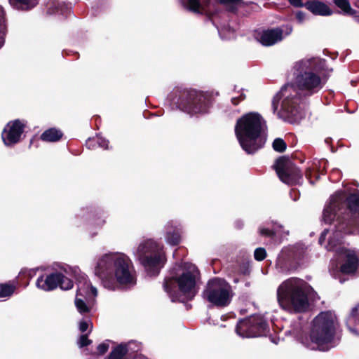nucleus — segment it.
<instances>
[{
    "mask_svg": "<svg viewBox=\"0 0 359 359\" xmlns=\"http://www.w3.org/2000/svg\"><path fill=\"white\" fill-rule=\"evenodd\" d=\"M266 250L263 248H258L255 250V259L257 261H262L266 257Z\"/></svg>",
    "mask_w": 359,
    "mask_h": 359,
    "instance_id": "30",
    "label": "nucleus"
},
{
    "mask_svg": "<svg viewBox=\"0 0 359 359\" xmlns=\"http://www.w3.org/2000/svg\"><path fill=\"white\" fill-rule=\"evenodd\" d=\"M292 30L293 28L290 25L265 29L259 33L258 40L263 46H273L290 35Z\"/></svg>",
    "mask_w": 359,
    "mask_h": 359,
    "instance_id": "16",
    "label": "nucleus"
},
{
    "mask_svg": "<svg viewBox=\"0 0 359 359\" xmlns=\"http://www.w3.org/2000/svg\"><path fill=\"white\" fill-rule=\"evenodd\" d=\"M90 343L88 339V336L87 334H82L80 336L77 341V344L79 348H83L85 346H87Z\"/></svg>",
    "mask_w": 359,
    "mask_h": 359,
    "instance_id": "31",
    "label": "nucleus"
},
{
    "mask_svg": "<svg viewBox=\"0 0 359 359\" xmlns=\"http://www.w3.org/2000/svg\"><path fill=\"white\" fill-rule=\"evenodd\" d=\"M36 285L44 291H52L60 287L63 290L73 287V281L60 272H54L46 276H41L36 280Z\"/></svg>",
    "mask_w": 359,
    "mask_h": 359,
    "instance_id": "13",
    "label": "nucleus"
},
{
    "mask_svg": "<svg viewBox=\"0 0 359 359\" xmlns=\"http://www.w3.org/2000/svg\"><path fill=\"white\" fill-rule=\"evenodd\" d=\"M202 296L205 301L212 306L225 307L231 303L233 292L226 280L215 278L208 282Z\"/></svg>",
    "mask_w": 359,
    "mask_h": 359,
    "instance_id": "11",
    "label": "nucleus"
},
{
    "mask_svg": "<svg viewBox=\"0 0 359 359\" xmlns=\"http://www.w3.org/2000/svg\"><path fill=\"white\" fill-rule=\"evenodd\" d=\"M337 327L338 322L334 313L321 312L312 321L309 337L302 338L301 342L311 350L328 351L339 341L336 336Z\"/></svg>",
    "mask_w": 359,
    "mask_h": 359,
    "instance_id": "5",
    "label": "nucleus"
},
{
    "mask_svg": "<svg viewBox=\"0 0 359 359\" xmlns=\"http://www.w3.org/2000/svg\"><path fill=\"white\" fill-rule=\"evenodd\" d=\"M346 325L353 334L359 335V304L351 309Z\"/></svg>",
    "mask_w": 359,
    "mask_h": 359,
    "instance_id": "21",
    "label": "nucleus"
},
{
    "mask_svg": "<svg viewBox=\"0 0 359 359\" xmlns=\"http://www.w3.org/2000/svg\"><path fill=\"white\" fill-rule=\"evenodd\" d=\"M135 256L150 276H157L166 262L163 245L153 239L142 241Z\"/></svg>",
    "mask_w": 359,
    "mask_h": 359,
    "instance_id": "9",
    "label": "nucleus"
},
{
    "mask_svg": "<svg viewBox=\"0 0 359 359\" xmlns=\"http://www.w3.org/2000/svg\"><path fill=\"white\" fill-rule=\"evenodd\" d=\"M200 272L196 265L183 262L172 269L170 277L165 280V291L172 302L191 299L198 292Z\"/></svg>",
    "mask_w": 359,
    "mask_h": 359,
    "instance_id": "3",
    "label": "nucleus"
},
{
    "mask_svg": "<svg viewBox=\"0 0 359 359\" xmlns=\"http://www.w3.org/2000/svg\"><path fill=\"white\" fill-rule=\"evenodd\" d=\"M296 18L299 22H302L305 20V13L302 11H298L296 13Z\"/></svg>",
    "mask_w": 359,
    "mask_h": 359,
    "instance_id": "36",
    "label": "nucleus"
},
{
    "mask_svg": "<svg viewBox=\"0 0 359 359\" xmlns=\"http://www.w3.org/2000/svg\"><path fill=\"white\" fill-rule=\"evenodd\" d=\"M6 14L4 8L0 6V48L4 46L6 34Z\"/></svg>",
    "mask_w": 359,
    "mask_h": 359,
    "instance_id": "26",
    "label": "nucleus"
},
{
    "mask_svg": "<svg viewBox=\"0 0 359 359\" xmlns=\"http://www.w3.org/2000/svg\"><path fill=\"white\" fill-rule=\"evenodd\" d=\"M334 2L336 6L341 10L344 14L354 16L359 22V16L356 15L357 12L351 8L348 0H334Z\"/></svg>",
    "mask_w": 359,
    "mask_h": 359,
    "instance_id": "25",
    "label": "nucleus"
},
{
    "mask_svg": "<svg viewBox=\"0 0 359 359\" xmlns=\"http://www.w3.org/2000/svg\"><path fill=\"white\" fill-rule=\"evenodd\" d=\"M280 102V108L278 111L280 118L291 123H295L302 120L305 112L302 107L300 93L294 84H287L283 86L276 95L273 101V110L278 109L276 102Z\"/></svg>",
    "mask_w": 359,
    "mask_h": 359,
    "instance_id": "8",
    "label": "nucleus"
},
{
    "mask_svg": "<svg viewBox=\"0 0 359 359\" xmlns=\"http://www.w3.org/2000/svg\"><path fill=\"white\" fill-rule=\"evenodd\" d=\"M90 297V290L88 283H84L81 281L78 283V290L75 299V304L80 313L88 311V307L85 301L88 302Z\"/></svg>",
    "mask_w": 359,
    "mask_h": 359,
    "instance_id": "18",
    "label": "nucleus"
},
{
    "mask_svg": "<svg viewBox=\"0 0 359 359\" xmlns=\"http://www.w3.org/2000/svg\"><path fill=\"white\" fill-rule=\"evenodd\" d=\"M323 220L326 224L333 223V226L325 229L319 243L328 238L327 250L335 252L341 262L340 272L353 274L359 268V250L341 245L344 235L359 233V191L351 194L347 198L344 193L336 192L325 205Z\"/></svg>",
    "mask_w": 359,
    "mask_h": 359,
    "instance_id": "1",
    "label": "nucleus"
},
{
    "mask_svg": "<svg viewBox=\"0 0 359 359\" xmlns=\"http://www.w3.org/2000/svg\"><path fill=\"white\" fill-rule=\"evenodd\" d=\"M305 7L314 15L329 16L332 14L329 6L320 1H308L305 4Z\"/></svg>",
    "mask_w": 359,
    "mask_h": 359,
    "instance_id": "20",
    "label": "nucleus"
},
{
    "mask_svg": "<svg viewBox=\"0 0 359 359\" xmlns=\"http://www.w3.org/2000/svg\"><path fill=\"white\" fill-rule=\"evenodd\" d=\"M104 223V220L102 217H99L97 221V225L102 226Z\"/></svg>",
    "mask_w": 359,
    "mask_h": 359,
    "instance_id": "41",
    "label": "nucleus"
},
{
    "mask_svg": "<svg viewBox=\"0 0 359 359\" xmlns=\"http://www.w3.org/2000/svg\"><path fill=\"white\" fill-rule=\"evenodd\" d=\"M94 141L96 142V143L98 144L99 147L104 148V149L108 148L109 142L104 138L100 137V136H97V137L94 140Z\"/></svg>",
    "mask_w": 359,
    "mask_h": 359,
    "instance_id": "33",
    "label": "nucleus"
},
{
    "mask_svg": "<svg viewBox=\"0 0 359 359\" xmlns=\"http://www.w3.org/2000/svg\"><path fill=\"white\" fill-rule=\"evenodd\" d=\"M165 240L170 245H176L180 241V235L176 226H174L172 222H168L165 226Z\"/></svg>",
    "mask_w": 359,
    "mask_h": 359,
    "instance_id": "22",
    "label": "nucleus"
},
{
    "mask_svg": "<svg viewBox=\"0 0 359 359\" xmlns=\"http://www.w3.org/2000/svg\"><path fill=\"white\" fill-rule=\"evenodd\" d=\"M295 248H296V247H292V252H295Z\"/></svg>",
    "mask_w": 359,
    "mask_h": 359,
    "instance_id": "43",
    "label": "nucleus"
},
{
    "mask_svg": "<svg viewBox=\"0 0 359 359\" xmlns=\"http://www.w3.org/2000/svg\"><path fill=\"white\" fill-rule=\"evenodd\" d=\"M95 274L103 286L110 290L130 289L137 283V274L132 260L119 252L100 256L95 267Z\"/></svg>",
    "mask_w": 359,
    "mask_h": 359,
    "instance_id": "2",
    "label": "nucleus"
},
{
    "mask_svg": "<svg viewBox=\"0 0 359 359\" xmlns=\"http://www.w3.org/2000/svg\"><path fill=\"white\" fill-rule=\"evenodd\" d=\"M62 136V133L60 130L55 128H50L41 134V139L45 142H56L58 141Z\"/></svg>",
    "mask_w": 359,
    "mask_h": 359,
    "instance_id": "24",
    "label": "nucleus"
},
{
    "mask_svg": "<svg viewBox=\"0 0 359 359\" xmlns=\"http://www.w3.org/2000/svg\"><path fill=\"white\" fill-rule=\"evenodd\" d=\"M217 29H218L219 34V35H220V36H221L222 38H223V39H227V38H229V37H230V36H224V35H223V34H222V32H223V31H222V29H219V28H217Z\"/></svg>",
    "mask_w": 359,
    "mask_h": 359,
    "instance_id": "42",
    "label": "nucleus"
},
{
    "mask_svg": "<svg viewBox=\"0 0 359 359\" xmlns=\"http://www.w3.org/2000/svg\"><path fill=\"white\" fill-rule=\"evenodd\" d=\"M273 148L276 151L283 152L286 149V144L283 140L277 138L273 142Z\"/></svg>",
    "mask_w": 359,
    "mask_h": 359,
    "instance_id": "29",
    "label": "nucleus"
},
{
    "mask_svg": "<svg viewBox=\"0 0 359 359\" xmlns=\"http://www.w3.org/2000/svg\"><path fill=\"white\" fill-rule=\"evenodd\" d=\"M133 345H135V343L119 344L111 351L108 359H130L134 353L139 351L132 350Z\"/></svg>",
    "mask_w": 359,
    "mask_h": 359,
    "instance_id": "19",
    "label": "nucleus"
},
{
    "mask_svg": "<svg viewBox=\"0 0 359 359\" xmlns=\"http://www.w3.org/2000/svg\"><path fill=\"white\" fill-rule=\"evenodd\" d=\"M88 327V324L85 321H81L79 323V330L81 332H85Z\"/></svg>",
    "mask_w": 359,
    "mask_h": 359,
    "instance_id": "38",
    "label": "nucleus"
},
{
    "mask_svg": "<svg viewBox=\"0 0 359 359\" xmlns=\"http://www.w3.org/2000/svg\"><path fill=\"white\" fill-rule=\"evenodd\" d=\"M289 1L295 7H305V4L303 3L302 0H289Z\"/></svg>",
    "mask_w": 359,
    "mask_h": 359,
    "instance_id": "35",
    "label": "nucleus"
},
{
    "mask_svg": "<svg viewBox=\"0 0 359 359\" xmlns=\"http://www.w3.org/2000/svg\"><path fill=\"white\" fill-rule=\"evenodd\" d=\"M330 272H331V273H332V276H335V275H334V271H333V270H332V269H331V270H330Z\"/></svg>",
    "mask_w": 359,
    "mask_h": 359,
    "instance_id": "44",
    "label": "nucleus"
},
{
    "mask_svg": "<svg viewBox=\"0 0 359 359\" xmlns=\"http://www.w3.org/2000/svg\"><path fill=\"white\" fill-rule=\"evenodd\" d=\"M90 304H91V308L93 307V302L91 301L90 302Z\"/></svg>",
    "mask_w": 359,
    "mask_h": 359,
    "instance_id": "47",
    "label": "nucleus"
},
{
    "mask_svg": "<svg viewBox=\"0 0 359 359\" xmlns=\"http://www.w3.org/2000/svg\"><path fill=\"white\" fill-rule=\"evenodd\" d=\"M266 130V121L257 112L245 114L235 125L236 137L242 149L249 154L255 153L264 146Z\"/></svg>",
    "mask_w": 359,
    "mask_h": 359,
    "instance_id": "6",
    "label": "nucleus"
},
{
    "mask_svg": "<svg viewBox=\"0 0 359 359\" xmlns=\"http://www.w3.org/2000/svg\"><path fill=\"white\" fill-rule=\"evenodd\" d=\"M8 1L13 7L21 10L32 9L39 3V0H8Z\"/></svg>",
    "mask_w": 359,
    "mask_h": 359,
    "instance_id": "23",
    "label": "nucleus"
},
{
    "mask_svg": "<svg viewBox=\"0 0 359 359\" xmlns=\"http://www.w3.org/2000/svg\"><path fill=\"white\" fill-rule=\"evenodd\" d=\"M284 259V252H282L281 254L278 256L276 262V266L282 268L283 262Z\"/></svg>",
    "mask_w": 359,
    "mask_h": 359,
    "instance_id": "37",
    "label": "nucleus"
},
{
    "mask_svg": "<svg viewBox=\"0 0 359 359\" xmlns=\"http://www.w3.org/2000/svg\"><path fill=\"white\" fill-rule=\"evenodd\" d=\"M236 331L243 338L257 337L269 331V325L263 316L256 315L239 320Z\"/></svg>",
    "mask_w": 359,
    "mask_h": 359,
    "instance_id": "12",
    "label": "nucleus"
},
{
    "mask_svg": "<svg viewBox=\"0 0 359 359\" xmlns=\"http://www.w3.org/2000/svg\"><path fill=\"white\" fill-rule=\"evenodd\" d=\"M58 12L57 9V8H52L51 7H49L48 8V13H49L50 14H53V13H55Z\"/></svg>",
    "mask_w": 359,
    "mask_h": 359,
    "instance_id": "40",
    "label": "nucleus"
},
{
    "mask_svg": "<svg viewBox=\"0 0 359 359\" xmlns=\"http://www.w3.org/2000/svg\"><path fill=\"white\" fill-rule=\"evenodd\" d=\"M172 102L181 111L191 116L208 113L211 106L205 93L193 89L180 91Z\"/></svg>",
    "mask_w": 359,
    "mask_h": 359,
    "instance_id": "10",
    "label": "nucleus"
},
{
    "mask_svg": "<svg viewBox=\"0 0 359 359\" xmlns=\"http://www.w3.org/2000/svg\"><path fill=\"white\" fill-rule=\"evenodd\" d=\"M275 167L276 173L283 182L296 184L302 182V175L299 170L288 158L278 159Z\"/></svg>",
    "mask_w": 359,
    "mask_h": 359,
    "instance_id": "14",
    "label": "nucleus"
},
{
    "mask_svg": "<svg viewBox=\"0 0 359 359\" xmlns=\"http://www.w3.org/2000/svg\"><path fill=\"white\" fill-rule=\"evenodd\" d=\"M90 291H91V296L96 297L97 295V290L95 287H93L92 285H91Z\"/></svg>",
    "mask_w": 359,
    "mask_h": 359,
    "instance_id": "39",
    "label": "nucleus"
},
{
    "mask_svg": "<svg viewBox=\"0 0 359 359\" xmlns=\"http://www.w3.org/2000/svg\"><path fill=\"white\" fill-rule=\"evenodd\" d=\"M306 176L307 177H309V174L308 172H306Z\"/></svg>",
    "mask_w": 359,
    "mask_h": 359,
    "instance_id": "46",
    "label": "nucleus"
},
{
    "mask_svg": "<svg viewBox=\"0 0 359 359\" xmlns=\"http://www.w3.org/2000/svg\"><path fill=\"white\" fill-rule=\"evenodd\" d=\"M313 293V288L305 280L290 278L278 287L277 301L280 308L289 313H302L309 308Z\"/></svg>",
    "mask_w": 359,
    "mask_h": 359,
    "instance_id": "7",
    "label": "nucleus"
},
{
    "mask_svg": "<svg viewBox=\"0 0 359 359\" xmlns=\"http://www.w3.org/2000/svg\"><path fill=\"white\" fill-rule=\"evenodd\" d=\"M242 0H180L182 6L187 10L195 13H209L211 7L217 3L225 6H233Z\"/></svg>",
    "mask_w": 359,
    "mask_h": 359,
    "instance_id": "15",
    "label": "nucleus"
},
{
    "mask_svg": "<svg viewBox=\"0 0 359 359\" xmlns=\"http://www.w3.org/2000/svg\"><path fill=\"white\" fill-rule=\"evenodd\" d=\"M109 343L108 342H102L99 344L97 347V355H102L107 351L109 349Z\"/></svg>",
    "mask_w": 359,
    "mask_h": 359,
    "instance_id": "32",
    "label": "nucleus"
},
{
    "mask_svg": "<svg viewBox=\"0 0 359 359\" xmlns=\"http://www.w3.org/2000/svg\"><path fill=\"white\" fill-rule=\"evenodd\" d=\"M294 82L300 95L318 93L327 81L326 62L320 57L302 59L293 66Z\"/></svg>",
    "mask_w": 359,
    "mask_h": 359,
    "instance_id": "4",
    "label": "nucleus"
},
{
    "mask_svg": "<svg viewBox=\"0 0 359 359\" xmlns=\"http://www.w3.org/2000/svg\"><path fill=\"white\" fill-rule=\"evenodd\" d=\"M297 198H298V197L295 196V197L293 198V200H294V201H297Z\"/></svg>",
    "mask_w": 359,
    "mask_h": 359,
    "instance_id": "45",
    "label": "nucleus"
},
{
    "mask_svg": "<svg viewBox=\"0 0 359 359\" xmlns=\"http://www.w3.org/2000/svg\"><path fill=\"white\" fill-rule=\"evenodd\" d=\"M281 229L282 226L275 224L271 229L269 227L260 226L259 232L262 236L272 237L276 236Z\"/></svg>",
    "mask_w": 359,
    "mask_h": 359,
    "instance_id": "27",
    "label": "nucleus"
},
{
    "mask_svg": "<svg viewBox=\"0 0 359 359\" xmlns=\"http://www.w3.org/2000/svg\"><path fill=\"white\" fill-rule=\"evenodd\" d=\"M245 97L243 93L241 94L238 97H233L231 98V102L234 105H237L240 101L244 100Z\"/></svg>",
    "mask_w": 359,
    "mask_h": 359,
    "instance_id": "34",
    "label": "nucleus"
},
{
    "mask_svg": "<svg viewBox=\"0 0 359 359\" xmlns=\"http://www.w3.org/2000/svg\"><path fill=\"white\" fill-rule=\"evenodd\" d=\"M24 124L19 120L9 122L4 128L1 137L5 145L12 146L18 143L24 131Z\"/></svg>",
    "mask_w": 359,
    "mask_h": 359,
    "instance_id": "17",
    "label": "nucleus"
},
{
    "mask_svg": "<svg viewBox=\"0 0 359 359\" xmlns=\"http://www.w3.org/2000/svg\"><path fill=\"white\" fill-rule=\"evenodd\" d=\"M15 288L16 285L14 283L0 284V298L11 297Z\"/></svg>",
    "mask_w": 359,
    "mask_h": 359,
    "instance_id": "28",
    "label": "nucleus"
}]
</instances>
